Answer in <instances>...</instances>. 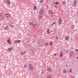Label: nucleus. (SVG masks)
Masks as SVG:
<instances>
[{"label": "nucleus", "mask_w": 78, "mask_h": 78, "mask_svg": "<svg viewBox=\"0 0 78 78\" xmlns=\"http://www.w3.org/2000/svg\"><path fill=\"white\" fill-rule=\"evenodd\" d=\"M32 66L31 64H30L29 65V70L30 71H32V70H33V66Z\"/></svg>", "instance_id": "f257e3e1"}, {"label": "nucleus", "mask_w": 78, "mask_h": 78, "mask_svg": "<svg viewBox=\"0 0 78 78\" xmlns=\"http://www.w3.org/2000/svg\"><path fill=\"white\" fill-rule=\"evenodd\" d=\"M43 12H44V10L42 9L40 10L39 12L40 14H43Z\"/></svg>", "instance_id": "f03ea898"}, {"label": "nucleus", "mask_w": 78, "mask_h": 78, "mask_svg": "<svg viewBox=\"0 0 78 78\" xmlns=\"http://www.w3.org/2000/svg\"><path fill=\"white\" fill-rule=\"evenodd\" d=\"M58 2H55L54 3V5H55L56 8H57V5H58Z\"/></svg>", "instance_id": "7ed1b4c3"}, {"label": "nucleus", "mask_w": 78, "mask_h": 78, "mask_svg": "<svg viewBox=\"0 0 78 78\" xmlns=\"http://www.w3.org/2000/svg\"><path fill=\"white\" fill-rule=\"evenodd\" d=\"M5 16L7 17H8V18H9V17H10V15L9 14H5Z\"/></svg>", "instance_id": "20e7f679"}, {"label": "nucleus", "mask_w": 78, "mask_h": 78, "mask_svg": "<svg viewBox=\"0 0 78 78\" xmlns=\"http://www.w3.org/2000/svg\"><path fill=\"white\" fill-rule=\"evenodd\" d=\"M13 50V48H9L8 49V50L9 51H11Z\"/></svg>", "instance_id": "39448f33"}, {"label": "nucleus", "mask_w": 78, "mask_h": 78, "mask_svg": "<svg viewBox=\"0 0 78 78\" xmlns=\"http://www.w3.org/2000/svg\"><path fill=\"white\" fill-rule=\"evenodd\" d=\"M76 0H74V2L73 3V5L74 6H76Z\"/></svg>", "instance_id": "423d86ee"}, {"label": "nucleus", "mask_w": 78, "mask_h": 78, "mask_svg": "<svg viewBox=\"0 0 78 78\" xmlns=\"http://www.w3.org/2000/svg\"><path fill=\"white\" fill-rule=\"evenodd\" d=\"M63 56V53H62V51H61L60 52V55L59 57H61V56Z\"/></svg>", "instance_id": "0eeeda50"}, {"label": "nucleus", "mask_w": 78, "mask_h": 78, "mask_svg": "<svg viewBox=\"0 0 78 78\" xmlns=\"http://www.w3.org/2000/svg\"><path fill=\"white\" fill-rule=\"evenodd\" d=\"M7 42L8 43V44H11V41H10V40H8Z\"/></svg>", "instance_id": "6e6552de"}, {"label": "nucleus", "mask_w": 78, "mask_h": 78, "mask_svg": "<svg viewBox=\"0 0 78 78\" xmlns=\"http://www.w3.org/2000/svg\"><path fill=\"white\" fill-rule=\"evenodd\" d=\"M30 25H31L32 26H33V25H34L35 24L33 22H30Z\"/></svg>", "instance_id": "1a4fd4ad"}, {"label": "nucleus", "mask_w": 78, "mask_h": 78, "mask_svg": "<svg viewBox=\"0 0 78 78\" xmlns=\"http://www.w3.org/2000/svg\"><path fill=\"white\" fill-rule=\"evenodd\" d=\"M26 53V52L25 51L23 52H22L21 53L20 55H23L24 54H25Z\"/></svg>", "instance_id": "9d476101"}, {"label": "nucleus", "mask_w": 78, "mask_h": 78, "mask_svg": "<svg viewBox=\"0 0 78 78\" xmlns=\"http://www.w3.org/2000/svg\"><path fill=\"white\" fill-rule=\"evenodd\" d=\"M59 24H61L62 20H61V19H59Z\"/></svg>", "instance_id": "9b49d317"}, {"label": "nucleus", "mask_w": 78, "mask_h": 78, "mask_svg": "<svg viewBox=\"0 0 78 78\" xmlns=\"http://www.w3.org/2000/svg\"><path fill=\"white\" fill-rule=\"evenodd\" d=\"M49 44H50V46H51V45H53V43L51 41L49 43Z\"/></svg>", "instance_id": "f8f14e48"}, {"label": "nucleus", "mask_w": 78, "mask_h": 78, "mask_svg": "<svg viewBox=\"0 0 78 78\" xmlns=\"http://www.w3.org/2000/svg\"><path fill=\"white\" fill-rule=\"evenodd\" d=\"M8 26H7L5 27V30H6L8 29Z\"/></svg>", "instance_id": "ddd939ff"}, {"label": "nucleus", "mask_w": 78, "mask_h": 78, "mask_svg": "<svg viewBox=\"0 0 78 78\" xmlns=\"http://www.w3.org/2000/svg\"><path fill=\"white\" fill-rule=\"evenodd\" d=\"M49 13H53L52 10H50L48 12Z\"/></svg>", "instance_id": "4468645a"}, {"label": "nucleus", "mask_w": 78, "mask_h": 78, "mask_svg": "<svg viewBox=\"0 0 78 78\" xmlns=\"http://www.w3.org/2000/svg\"><path fill=\"white\" fill-rule=\"evenodd\" d=\"M51 68H49L48 69V72H50V71H51Z\"/></svg>", "instance_id": "2eb2a0df"}, {"label": "nucleus", "mask_w": 78, "mask_h": 78, "mask_svg": "<svg viewBox=\"0 0 78 78\" xmlns=\"http://www.w3.org/2000/svg\"><path fill=\"white\" fill-rule=\"evenodd\" d=\"M73 28H75V25H74L72 26L71 27V28L73 30Z\"/></svg>", "instance_id": "dca6fc26"}, {"label": "nucleus", "mask_w": 78, "mask_h": 78, "mask_svg": "<svg viewBox=\"0 0 78 78\" xmlns=\"http://www.w3.org/2000/svg\"><path fill=\"white\" fill-rule=\"evenodd\" d=\"M47 78H51V76L49 75L47 77Z\"/></svg>", "instance_id": "f3484780"}, {"label": "nucleus", "mask_w": 78, "mask_h": 78, "mask_svg": "<svg viewBox=\"0 0 78 78\" xmlns=\"http://www.w3.org/2000/svg\"><path fill=\"white\" fill-rule=\"evenodd\" d=\"M66 40H69V37L68 36H67L66 38Z\"/></svg>", "instance_id": "a211bd4d"}, {"label": "nucleus", "mask_w": 78, "mask_h": 78, "mask_svg": "<svg viewBox=\"0 0 78 78\" xmlns=\"http://www.w3.org/2000/svg\"><path fill=\"white\" fill-rule=\"evenodd\" d=\"M47 32L48 34L50 33V30L48 29L47 31Z\"/></svg>", "instance_id": "6ab92c4d"}, {"label": "nucleus", "mask_w": 78, "mask_h": 78, "mask_svg": "<svg viewBox=\"0 0 78 78\" xmlns=\"http://www.w3.org/2000/svg\"><path fill=\"white\" fill-rule=\"evenodd\" d=\"M63 73H66V69H64L63 71Z\"/></svg>", "instance_id": "aec40b11"}, {"label": "nucleus", "mask_w": 78, "mask_h": 78, "mask_svg": "<svg viewBox=\"0 0 78 78\" xmlns=\"http://www.w3.org/2000/svg\"><path fill=\"white\" fill-rule=\"evenodd\" d=\"M56 24V23L55 22H53V23L52 24V25H53Z\"/></svg>", "instance_id": "412c9836"}, {"label": "nucleus", "mask_w": 78, "mask_h": 78, "mask_svg": "<svg viewBox=\"0 0 78 78\" xmlns=\"http://www.w3.org/2000/svg\"><path fill=\"white\" fill-rule=\"evenodd\" d=\"M45 46H48V43H46L45 44Z\"/></svg>", "instance_id": "4be33fe9"}, {"label": "nucleus", "mask_w": 78, "mask_h": 78, "mask_svg": "<svg viewBox=\"0 0 78 78\" xmlns=\"http://www.w3.org/2000/svg\"><path fill=\"white\" fill-rule=\"evenodd\" d=\"M36 9H37V8H36V6H34V9L35 10H36Z\"/></svg>", "instance_id": "5701e85b"}, {"label": "nucleus", "mask_w": 78, "mask_h": 78, "mask_svg": "<svg viewBox=\"0 0 78 78\" xmlns=\"http://www.w3.org/2000/svg\"><path fill=\"white\" fill-rule=\"evenodd\" d=\"M73 54V51H71L70 52V55H72Z\"/></svg>", "instance_id": "b1692460"}, {"label": "nucleus", "mask_w": 78, "mask_h": 78, "mask_svg": "<svg viewBox=\"0 0 78 78\" xmlns=\"http://www.w3.org/2000/svg\"><path fill=\"white\" fill-rule=\"evenodd\" d=\"M10 3V1H9L8 2H7L8 5H9Z\"/></svg>", "instance_id": "393cba45"}, {"label": "nucleus", "mask_w": 78, "mask_h": 78, "mask_svg": "<svg viewBox=\"0 0 78 78\" xmlns=\"http://www.w3.org/2000/svg\"><path fill=\"white\" fill-rule=\"evenodd\" d=\"M11 27H14V26L11 24H9Z\"/></svg>", "instance_id": "a878e982"}, {"label": "nucleus", "mask_w": 78, "mask_h": 78, "mask_svg": "<svg viewBox=\"0 0 78 78\" xmlns=\"http://www.w3.org/2000/svg\"><path fill=\"white\" fill-rule=\"evenodd\" d=\"M3 16V14L0 13V17H2Z\"/></svg>", "instance_id": "bb28decb"}, {"label": "nucleus", "mask_w": 78, "mask_h": 78, "mask_svg": "<svg viewBox=\"0 0 78 78\" xmlns=\"http://www.w3.org/2000/svg\"><path fill=\"white\" fill-rule=\"evenodd\" d=\"M43 2V0H40V2L41 3H42Z\"/></svg>", "instance_id": "cd10ccee"}, {"label": "nucleus", "mask_w": 78, "mask_h": 78, "mask_svg": "<svg viewBox=\"0 0 78 78\" xmlns=\"http://www.w3.org/2000/svg\"><path fill=\"white\" fill-rule=\"evenodd\" d=\"M17 42L18 43V42H21V41H20V40H18L17 41Z\"/></svg>", "instance_id": "c85d7f7f"}, {"label": "nucleus", "mask_w": 78, "mask_h": 78, "mask_svg": "<svg viewBox=\"0 0 78 78\" xmlns=\"http://www.w3.org/2000/svg\"><path fill=\"white\" fill-rule=\"evenodd\" d=\"M27 65H25L24 66V67L25 68H27Z\"/></svg>", "instance_id": "c756f323"}, {"label": "nucleus", "mask_w": 78, "mask_h": 78, "mask_svg": "<svg viewBox=\"0 0 78 78\" xmlns=\"http://www.w3.org/2000/svg\"><path fill=\"white\" fill-rule=\"evenodd\" d=\"M14 42V43H15V44H16V43H18L17 41H15Z\"/></svg>", "instance_id": "7c9ffc66"}, {"label": "nucleus", "mask_w": 78, "mask_h": 78, "mask_svg": "<svg viewBox=\"0 0 78 78\" xmlns=\"http://www.w3.org/2000/svg\"><path fill=\"white\" fill-rule=\"evenodd\" d=\"M54 56H56V54H54Z\"/></svg>", "instance_id": "2f4dec72"}, {"label": "nucleus", "mask_w": 78, "mask_h": 78, "mask_svg": "<svg viewBox=\"0 0 78 78\" xmlns=\"http://www.w3.org/2000/svg\"><path fill=\"white\" fill-rule=\"evenodd\" d=\"M65 3H66V2H63V4H65Z\"/></svg>", "instance_id": "473e14b6"}, {"label": "nucleus", "mask_w": 78, "mask_h": 78, "mask_svg": "<svg viewBox=\"0 0 78 78\" xmlns=\"http://www.w3.org/2000/svg\"><path fill=\"white\" fill-rule=\"evenodd\" d=\"M56 38L57 39H58V37H56Z\"/></svg>", "instance_id": "72a5a7b5"}, {"label": "nucleus", "mask_w": 78, "mask_h": 78, "mask_svg": "<svg viewBox=\"0 0 78 78\" xmlns=\"http://www.w3.org/2000/svg\"><path fill=\"white\" fill-rule=\"evenodd\" d=\"M42 16H40L39 17V18H41L42 17Z\"/></svg>", "instance_id": "f704fd0d"}, {"label": "nucleus", "mask_w": 78, "mask_h": 78, "mask_svg": "<svg viewBox=\"0 0 78 78\" xmlns=\"http://www.w3.org/2000/svg\"><path fill=\"white\" fill-rule=\"evenodd\" d=\"M34 25V27H36V26H37V25L36 24H35V25Z\"/></svg>", "instance_id": "c9c22d12"}, {"label": "nucleus", "mask_w": 78, "mask_h": 78, "mask_svg": "<svg viewBox=\"0 0 78 78\" xmlns=\"http://www.w3.org/2000/svg\"><path fill=\"white\" fill-rule=\"evenodd\" d=\"M69 72H72V70L70 69V70H69Z\"/></svg>", "instance_id": "e433bc0d"}, {"label": "nucleus", "mask_w": 78, "mask_h": 78, "mask_svg": "<svg viewBox=\"0 0 78 78\" xmlns=\"http://www.w3.org/2000/svg\"><path fill=\"white\" fill-rule=\"evenodd\" d=\"M8 0H6V2H8L9 1Z\"/></svg>", "instance_id": "4c0bfd02"}, {"label": "nucleus", "mask_w": 78, "mask_h": 78, "mask_svg": "<svg viewBox=\"0 0 78 78\" xmlns=\"http://www.w3.org/2000/svg\"><path fill=\"white\" fill-rule=\"evenodd\" d=\"M2 19H4V17H2Z\"/></svg>", "instance_id": "58836bf2"}]
</instances>
